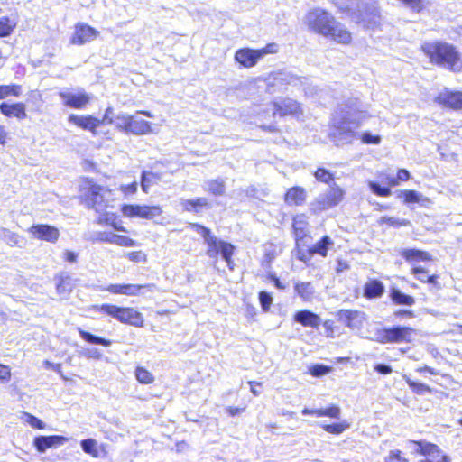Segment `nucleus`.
I'll return each mask as SVG.
<instances>
[{
    "instance_id": "obj_1",
    "label": "nucleus",
    "mask_w": 462,
    "mask_h": 462,
    "mask_svg": "<svg viewBox=\"0 0 462 462\" xmlns=\"http://www.w3.org/2000/svg\"><path fill=\"white\" fill-rule=\"evenodd\" d=\"M305 23L315 34L330 39L341 45L353 43V33L327 9L315 7L306 13Z\"/></svg>"
},
{
    "instance_id": "obj_2",
    "label": "nucleus",
    "mask_w": 462,
    "mask_h": 462,
    "mask_svg": "<svg viewBox=\"0 0 462 462\" xmlns=\"http://www.w3.org/2000/svg\"><path fill=\"white\" fill-rule=\"evenodd\" d=\"M309 222L304 214H297L291 219V231L295 240L296 258L309 265L315 254L323 258L328 256V250L334 245L329 236H323L313 245L306 247L305 239L311 238L308 230Z\"/></svg>"
},
{
    "instance_id": "obj_3",
    "label": "nucleus",
    "mask_w": 462,
    "mask_h": 462,
    "mask_svg": "<svg viewBox=\"0 0 462 462\" xmlns=\"http://www.w3.org/2000/svg\"><path fill=\"white\" fill-rule=\"evenodd\" d=\"M420 49L430 64L453 72L460 71L461 57L455 45L440 40L427 41L421 43Z\"/></svg>"
},
{
    "instance_id": "obj_4",
    "label": "nucleus",
    "mask_w": 462,
    "mask_h": 462,
    "mask_svg": "<svg viewBox=\"0 0 462 462\" xmlns=\"http://www.w3.org/2000/svg\"><path fill=\"white\" fill-rule=\"evenodd\" d=\"M81 192L87 205L97 212L104 210L108 206L111 190L107 188L87 179L81 184Z\"/></svg>"
},
{
    "instance_id": "obj_5",
    "label": "nucleus",
    "mask_w": 462,
    "mask_h": 462,
    "mask_svg": "<svg viewBox=\"0 0 462 462\" xmlns=\"http://www.w3.org/2000/svg\"><path fill=\"white\" fill-rule=\"evenodd\" d=\"M95 308L122 323L138 328L143 326V314L134 308L118 307L113 304H102Z\"/></svg>"
},
{
    "instance_id": "obj_6",
    "label": "nucleus",
    "mask_w": 462,
    "mask_h": 462,
    "mask_svg": "<svg viewBox=\"0 0 462 462\" xmlns=\"http://www.w3.org/2000/svg\"><path fill=\"white\" fill-rule=\"evenodd\" d=\"M409 443L415 447L414 454L420 457V462H451L450 457L436 443L425 439H411Z\"/></svg>"
},
{
    "instance_id": "obj_7",
    "label": "nucleus",
    "mask_w": 462,
    "mask_h": 462,
    "mask_svg": "<svg viewBox=\"0 0 462 462\" xmlns=\"http://www.w3.org/2000/svg\"><path fill=\"white\" fill-rule=\"evenodd\" d=\"M416 330L408 326H393L377 331V342L381 344L411 343Z\"/></svg>"
},
{
    "instance_id": "obj_8",
    "label": "nucleus",
    "mask_w": 462,
    "mask_h": 462,
    "mask_svg": "<svg viewBox=\"0 0 462 462\" xmlns=\"http://www.w3.org/2000/svg\"><path fill=\"white\" fill-rule=\"evenodd\" d=\"M345 198V190L338 185L333 184L323 195L316 198L311 205L310 211L314 215L327 211L338 206Z\"/></svg>"
},
{
    "instance_id": "obj_9",
    "label": "nucleus",
    "mask_w": 462,
    "mask_h": 462,
    "mask_svg": "<svg viewBox=\"0 0 462 462\" xmlns=\"http://www.w3.org/2000/svg\"><path fill=\"white\" fill-rule=\"evenodd\" d=\"M278 50L279 47L275 42H269L264 47L257 50L243 48L236 51L235 59L241 66L251 68L265 55L275 54L278 52Z\"/></svg>"
},
{
    "instance_id": "obj_10",
    "label": "nucleus",
    "mask_w": 462,
    "mask_h": 462,
    "mask_svg": "<svg viewBox=\"0 0 462 462\" xmlns=\"http://www.w3.org/2000/svg\"><path fill=\"white\" fill-rule=\"evenodd\" d=\"M383 179L387 187H382L376 182H370L369 188L374 194L379 197H388L392 194L391 187L399 186L402 182H406L411 179V173L406 169H399L395 177L388 176L384 173L379 175Z\"/></svg>"
},
{
    "instance_id": "obj_11",
    "label": "nucleus",
    "mask_w": 462,
    "mask_h": 462,
    "mask_svg": "<svg viewBox=\"0 0 462 462\" xmlns=\"http://www.w3.org/2000/svg\"><path fill=\"white\" fill-rule=\"evenodd\" d=\"M273 117H295L303 114L302 106L297 100L291 97H282L271 103Z\"/></svg>"
},
{
    "instance_id": "obj_12",
    "label": "nucleus",
    "mask_w": 462,
    "mask_h": 462,
    "mask_svg": "<svg viewBox=\"0 0 462 462\" xmlns=\"http://www.w3.org/2000/svg\"><path fill=\"white\" fill-rule=\"evenodd\" d=\"M350 124H354L356 127L360 125L359 121H353L346 118H343L332 125V132L329 136L336 145L342 144L343 141L347 139V143H350L351 139L356 137V134L351 129Z\"/></svg>"
},
{
    "instance_id": "obj_13",
    "label": "nucleus",
    "mask_w": 462,
    "mask_h": 462,
    "mask_svg": "<svg viewBox=\"0 0 462 462\" xmlns=\"http://www.w3.org/2000/svg\"><path fill=\"white\" fill-rule=\"evenodd\" d=\"M121 212L125 217H138L147 220H152L162 213L160 206H147V205H124Z\"/></svg>"
},
{
    "instance_id": "obj_14",
    "label": "nucleus",
    "mask_w": 462,
    "mask_h": 462,
    "mask_svg": "<svg viewBox=\"0 0 462 462\" xmlns=\"http://www.w3.org/2000/svg\"><path fill=\"white\" fill-rule=\"evenodd\" d=\"M439 106L454 111H462V91L446 89L435 97Z\"/></svg>"
},
{
    "instance_id": "obj_15",
    "label": "nucleus",
    "mask_w": 462,
    "mask_h": 462,
    "mask_svg": "<svg viewBox=\"0 0 462 462\" xmlns=\"http://www.w3.org/2000/svg\"><path fill=\"white\" fill-rule=\"evenodd\" d=\"M208 245L207 254L211 257H217L221 255L222 258L227 263V265L231 264V245L217 240L216 236L208 237L205 241Z\"/></svg>"
},
{
    "instance_id": "obj_16",
    "label": "nucleus",
    "mask_w": 462,
    "mask_h": 462,
    "mask_svg": "<svg viewBox=\"0 0 462 462\" xmlns=\"http://www.w3.org/2000/svg\"><path fill=\"white\" fill-rule=\"evenodd\" d=\"M28 232L33 238L50 243H56L60 237L59 229L50 225H33L28 229Z\"/></svg>"
},
{
    "instance_id": "obj_17",
    "label": "nucleus",
    "mask_w": 462,
    "mask_h": 462,
    "mask_svg": "<svg viewBox=\"0 0 462 462\" xmlns=\"http://www.w3.org/2000/svg\"><path fill=\"white\" fill-rule=\"evenodd\" d=\"M59 97L65 106L75 109L84 108L91 99L90 95L85 91H79L78 93L61 91L59 93Z\"/></svg>"
},
{
    "instance_id": "obj_18",
    "label": "nucleus",
    "mask_w": 462,
    "mask_h": 462,
    "mask_svg": "<svg viewBox=\"0 0 462 462\" xmlns=\"http://www.w3.org/2000/svg\"><path fill=\"white\" fill-rule=\"evenodd\" d=\"M98 35L99 32L95 28L86 23H78L75 26L74 34L71 38V43L83 45L86 42L95 40Z\"/></svg>"
},
{
    "instance_id": "obj_19",
    "label": "nucleus",
    "mask_w": 462,
    "mask_h": 462,
    "mask_svg": "<svg viewBox=\"0 0 462 462\" xmlns=\"http://www.w3.org/2000/svg\"><path fill=\"white\" fill-rule=\"evenodd\" d=\"M307 191L301 186H292L287 189L283 194V201L289 207H300L306 203Z\"/></svg>"
},
{
    "instance_id": "obj_20",
    "label": "nucleus",
    "mask_w": 462,
    "mask_h": 462,
    "mask_svg": "<svg viewBox=\"0 0 462 462\" xmlns=\"http://www.w3.org/2000/svg\"><path fill=\"white\" fill-rule=\"evenodd\" d=\"M336 315L349 328L360 327L365 319V313L357 310H339Z\"/></svg>"
},
{
    "instance_id": "obj_21",
    "label": "nucleus",
    "mask_w": 462,
    "mask_h": 462,
    "mask_svg": "<svg viewBox=\"0 0 462 462\" xmlns=\"http://www.w3.org/2000/svg\"><path fill=\"white\" fill-rule=\"evenodd\" d=\"M68 440V438L58 435L40 436L34 439L33 444L39 452L43 453L47 448L61 446Z\"/></svg>"
},
{
    "instance_id": "obj_22",
    "label": "nucleus",
    "mask_w": 462,
    "mask_h": 462,
    "mask_svg": "<svg viewBox=\"0 0 462 462\" xmlns=\"http://www.w3.org/2000/svg\"><path fill=\"white\" fill-rule=\"evenodd\" d=\"M293 320L303 327H309L317 329L321 324L320 317L308 310H301L293 315Z\"/></svg>"
},
{
    "instance_id": "obj_23",
    "label": "nucleus",
    "mask_w": 462,
    "mask_h": 462,
    "mask_svg": "<svg viewBox=\"0 0 462 462\" xmlns=\"http://www.w3.org/2000/svg\"><path fill=\"white\" fill-rule=\"evenodd\" d=\"M180 205L182 209L188 212L199 213L203 209L211 208V204L207 198L199 197L194 199H180Z\"/></svg>"
},
{
    "instance_id": "obj_24",
    "label": "nucleus",
    "mask_w": 462,
    "mask_h": 462,
    "mask_svg": "<svg viewBox=\"0 0 462 462\" xmlns=\"http://www.w3.org/2000/svg\"><path fill=\"white\" fill-rule=\"evenodd\" d=\"M80 446L82 450L92 457H105L107 455L106 446L105 444L98 445L95 439H83L80 442Z\"/></svg>"
},
{
    "instance_id": "obj_25",
    "label": "nucleus",
    "mask_w": 462,
    "mask_h": 462,
    "mask_svg": "<svg viewBox=\"0 0 462 462\" xmlns=\"http://www.w3.org/2000/svg\"><path fill=\"white\" fill-rule=\"evenodd\" d=\"M400 255L409 263L418 262H430L432 255L427 252L417 248H405L400 252Z\"/></svg>"
},
{
    "instance_id": "obj_26",
    "label": "nucleus",
    "mask_w": 462,
    "mask_h": 462,
    "mask_svg": "<svg viewBox=\"0 0 462 462\" xmlns=\"http://www.w3.org/2000/svg\"><path fill=\"white\" fill-rule=\"evenodd\" d=\"M0 237L10 247L24 248L27 245L25 237L5 227L0 228Z\"/></svg>"
},
{
    "instance_id": "obj_27",
    "label": "nucleus",
    "mask_w": 462,
    "mask_h": 462,
    "mask_svg": "<svg viewBox=\"0 0 462 462\" xmlns=\"http://www.w3.org/2000/svg\"><path fill=\"white\" fill-rule=\"evenodd\" d=\"M383 293L384 285L377 279H370L363 286V296L367 300L380 298Z\"/></svg>"
},
{
    "instance_id": "obj_28",
    "label": "nucleus",
    "mask_w": 462,
    "mask_h": 462,
    "mask_svg": "<svg viewBox=\"0 0 462 462\" xmlns=\"http://www.w3.org/2000/svg\"><path fill=\"white\" fill-rule=\"evenodd\" d=\"M128 133L134 135H145L152 132V124L136 116H131Z\"/></svg>"
},
{
    "instance_id": "obj_29",
    "label": "nucleus",
    "mask_w": 462,
    "mask_h": 462,
    "mask_svg": "<svg viewBox=\"0 0 462 462\" xmlns=\"http://www.w3.org/2000/svg\"><path fill=\"white\" fill-rule=\"evenodd\" d=\"M411 273L416 277L418 281L422 283L432 285L436 289H440V283L439 282V274H427V270L422 266H413Z\"/></svg>"
},
{
    "instance_id": "obj_30",
    "label": "nucleus",
    "mask_w": 462,
    "mask_h": 462,
    "mask_svg": "<svg viewBox=\"0 0 462 462\" xmlns=\"http://www.w3.org/2000/svg\"><path fill=\"white\" fill-rule=\"evenodd\" d=\"M0 111L3 115L8 117H16L18 119H24L27 115L25 112V105L23 103L6 104L2 103L0 105Z\"/></svg>"
},
{
    "instance_id": "obj_31",
    "label": "nucleus",
    "mask_w": 462,
    "mask_h": 462,
    "mask_svg": "<svg viewBox=\"0 0 462 462\" xmlns=\"http://www.w3.org/2000/svg\"><path fill=\"white\" fill-rule=\"evenodd\" d=\"M69 122L78 125L79 127H81L82 129L89 130L92 132H94L95 129L100 125V120L91 116H79L71 115L69 117Z\"/></svg>"
},
{
    "instance_id": "obj_32",
    "label": "nucleus",
    "mask_w": 462,
    "mask_h": 462,
    "mask_svg": "<svg viewBox=\"0 0 462 462\" xmlns=\"http://www.w3.org/2000/svg\"><path fill=\"white\" fill-rule=\"evenodd\" d=\"M397 197L402 199L404 204L411 203H422L428 204L430 202V199L427 197H423L419 192L413 189H403L400 190L397 194Z\"/></svg>"
},
{
    "instance_id": "obj_33",
    "label": "nucleus",
    "mask_w": 462,
    "mask_h": 462,
    "mask_svg": "<svg viewBox=\"0 0 462 462\" xmlns=\"http://www.w3.org/2000/svg\"><path fill=\"white\" fill-rule=\"evenodd\" d=\"M296 294L303 301H310L313 299L315 290L310 282H297L294 283Z\"/></svg>"
},
{
    "instance_id": "obj_34",
    "label": "nucleus",
    "mask_w": 462,
    "mask_h": 462,
    "mask_svg": "<svg viewBox=\"0 0 462 462\" xmlns=\"http://www.w3.org/2000/svg\"><path fill=\"white\" fill-rule=\"evenodd\" d=\"M162 180L160 173L143 171L141 177V188L144 193H148L151 187L157 185Z\"/></svg>"
},
{
    "instance_id": "obj_35",
    "label": "nucleus",
    "mask_w": 462,
    "mask_h": 462,
    "mask_svg": "<svg viewBox=\"0 0 462 462\" xmlns=\"http://www.w3.org/2000/svg\"><path fill=\"white\" fill-rule=\"evenodd\" d=\"M390 299L395 305L411 306L415 303L412 296L405 294L395 288L390 290Z\"/></svg>"
},
{
    "instance_id": "obj_36",
    "label": "nucleus",
    "mask_w": 462,
    "mask_h": 462,
    "mask_svg": "<svg viewBox=\"0 0 462 462\" xmlns=\"http://www.w3.org/2000/svg\"><path fill=\"white\" fill-rule=\"evenodd\" d=\"M155 288L154 284H133L128 283L125 284V289L123 291V295L126 296H139L143 294V290H146L147 291H152Z\"/></svg>"
},
{
    "instance_id": "obj_37",
    "label": "nucleus",
    "mask_w": 462,
    "mask_h": 462,
    "mask_svg": "<svg viewBox=\"0 0 462 462\" xmlns=\"http://www.w3.org/2000/svg\"><path fill=\"white\" fill-rule=\"evenodd\" d=\"M57 279L58 282L56 285V290L58 294L64 297L68 296L72 291V289L74 287L72 278L69 275L66 274L60 275Z\"/></svg>"
},
{
    "instance_id": "obj_38",
    "label": "nucleus",
    "mask_w": 462,
    "mask_h": 462,
    "mask_svg": "<svg viewBox=\"0 0 462 462\" xmlns=\"http://www.w3.org/2000/svg\"><path fill=\"white\" fill-rule=\"evenodd\" d=\"M315 180L323 184L331 186V183L335 184L336 176L335 173L328 171L325 167H318L313 172Z\"/></svg>"
},
{
    "instance_id": "obj_39",
    "label": "nucleus",
    "mask_w": 462,
    "mask_h": 462,
    "mask_svg": "<svg viewBox=\"0 0 462 462\" xmlns=\"http://www.w3.org/2000/svg\"><path fill=\"white\" fill-rule=\"evenodd\" d=\"M405 383L415 394L432 393L433 389L424 383L417 382L408 376H404Z\"/></svg>"
},
{
    "instance_id": "obj_40",
    "label": "nucleus",
    "mask_w": 462,
    "mask_h": 462,
    "mask_svg": "<svg viewBox=\"0 0 462 462\" xmlns=\"http://www.w3.org/2000/svg\"><path fill=\"white\" fill-rule=\"evenodd\" d=\"M203 189L216 196L222 195L225 191V185L222 180H213L204 183Z\"/></svg>"
},
{
    "instance_id": "obj_41",
    "label": "nucleus",
    "mask_w": 462,
    "mask_h": 462,
    "mask_svg": "<svg viewBox=\"0 0 462 462\" xmlns=\"http://www.w3.org/2000/svg\"><path fill=\"white\" fill-rule=\"evenodd\" d=\"M79 336L81 337V338H83L84 340H86L87 342L91 343V344H98V345H102L105 346H109L112 344L111 340L97 337L95 335H92L89 332H87V331L81 329V328H79Z\"/></svg>"
},
{
    "instance_id": "obj_42",
    "label": "nucleus",
    "mask_w": 462,
    "mask_h": 462,
    "mask_svg": "<svg viewBox=\"0 0 462 462\" xmlns=\"http://www.w3.org/2000/svg\"><path fill=\"white\" fill-rule=\"evenodd\" d=\"M131 120V116H128L125 113H119L115 117V125L116 128L119 131H122L125 134L128 133L129 124Z\"/></svg>"
},
{
    "instance_id": "obj_43",
    "label": "nucleus",
    "mask_w": 462,
    "mask_h": 462,
    "mask_svg": "<svg viewBox=\"0 0 462 462\" xmlns=\"http://www.w3.org/2000/svg\"><path fill=\"white\" fill-rule=\"evenodd\" d=\"M115 233L106 231H96L90 234L89 240L93 243L106 242L113 244Z\"/></svg>"
},
{
    "instance_id": "obj_44",
    "label": "nucleus",
    "mask_w": 462,
    "mask_h": 462,
    "mask_svg": "<svg viewBox=\"0 0 462 462\" xmlns=\"http://www.w3.org/2000/svg\"><path fill=\"white\" fill-rule=\"evenodd\" d=\"M135 378L140 383L143 384H150L154 382L152 374L142 366L135 369Z\"/></svg>"
},
{
    "instance_id": "obj_45",
    "label": "nucleus",
    "mask_w": 462,
    "mask_h": 462,
    "mask_svg": "<svg viewBox=\"0 0 462 462\" xmlns=\"http://www.w3.org/2000/svg\"><path fill=\"white\" fill-rule=\"evenodd\" d=\"M21 94V87L19 85H0V99L9 96L19 97Z\"/></svg>"
},
{
    "instance_id": "obj_46",
    "label": "nucleus",
    "mask_w": 462,
    "mask_h": 462,
    "mask_svg": "<svg viewBox=\"0 0 462 462\" xmlns=\"http://www.w3.org/2000/svg\"><path fill=\"white\" fill-rule=\"evenodd\" d=\"M16 23L8 17L0 18V37L9 35L14 29Z\"/></svg>"
},
{
    "instance_id": "obj_47",
    "label": "nucleus",
    "mask_w": 462,
    "mask_h": 462,
    "mask_svg": "<svg viewBox=\"0 0 462 462\" xmlns=\"http://www.w3.org/2000/svg\"><path fill=\"white\" fill-rule=\"evenodd\" d=\"M348 427H349V424L347 422L324 424L322 426V428H323V430L325 431H327L328 433L333 434V435H339V434H341Z\"/></svg>"
},
{
    "instance_id": "obj_48",
    "label": "nucleus",
    "mask_w": 462,
    "mask_h": 462,
    "mask_svg": "<svg viewBox=\"0 0 462 462\" xmlns=\"http://www.w3.org/2000/svg\"><path fill=\"white\" fill-rule=\"evenodd\" d=\"M332 371V367L323 364H314L309 368V373L314 377L323 376Z\"/></svg>"
},
{
    "instance_id": "obj_49",
    "label": "nucleus",
    "mask_w": 462,
    "mask_h": 462,
    "mask_svg": "<svg viewBox=\"0 0 462 462\" xmlns=\"http://www.w3.org/2000/svg\"><path fill=\"white\" fill-rule=\"evenodd\" d=\"M384 462H410V458L400 449H393L384 458Z\"/></svg>"
},
{
    "instance_id": "obj_50",
    "label": "nucleus",
    "mask_w": 462,
    "mask_h": 462,
    "mask_svg": "<svg viewBox=\"0 0 462 462\" xmlns=\"http://www.w3.org/2000/svg\"><path fill=\"white\" fill-rule=\"evenodd\" d=\"M258 299L261 305V309L263 312H268L273 303V297L265 291H261L258 293Z\"/></svg>"
},
{
    "instance_id": "obj_51",
    "label": "nucleus",
    "mask_w": 462,
    "mask_h": 462,
    "mask_svg": "<svg viewBox=\"0 0 462 462\" xmlns=\"http://www.w3.org/2000/svg\"><path fill=\"white\" fill-rule=\"evenodd\" d=\"M359 138L361 143L365 144H379L382 140L379 134H373L367 131L362 133Z\"/></svg>"
},
{
    "instance_id": "obj_52",
    "label": "nucleus",
    "mask_w": 462,
    "mask_h": 462,
    "mask_svg": "<svg viewBox=\"0 0 462 462\" xmlns=\"http://www.w3.org/2000/svg\"><path fill=\"white\" fill-rule=\"evenodd\" d=\"M379 223L381 225H386V226H393V227H400L402 226H405L407 224V221L406 220H400L396 217H383Z\"/></svg>"
},
{
    "instance_id": "obj_53",
    "label": "nucleus",
    "mask_w": 462,
    "mask_h": 462,
    "mask_svg": "<svg viewBox=\"0 0 462 462\" xmlns=\"http://www.w3.org/2000/svg\"><path fill=\"white\" fill-rule=\"evenodd\" d=\"M280 254L275 245H272L270 249H266L263 254V264L269 266L276 256Z\"/></svg>"
},
{
    "instance_id": "obj_54",
    "label": "nucleus",
    "mask_w": 462,
    "mask_h": 462,
    "mask_svg": "<svg viewBox=\"0 0 462 462\" xmlns=\"http://www.w3.org/2000/svg\"><path fill=\"white\" fill-rule=\"evenodd\" d=\"M114 241L113 244L120 246H134L135 245L134 240L132 238L126 236H121L115 234V236L113 237Z\"/></svg>"
},
{
    "instance_id": "obj_55",
    "label": "nucleus",
    "mask_w": 462,
    "mask_h": 462,
    "mask_svg": "<svg viewBox=\"0 0 462 462\" xmlns=\"http://www.w3.org/2000/svg\"><path fill=\"white\" fill-rule=\"evenodd\" d=\"M322 326L328 337H334L336 336L337 326L334 320L326 319L322 322Z\"/></svg>"
},
{
    "instance_id": "obj_56",
    "label": "nucleus",
    "mask_w": 462,
    "mask_h": 462,
    "mask_svg": "<svg viewBox=\"0 0 462 462\" xmlns=\"http://www.w3.org/2000/svg\"><path fill=\"white\" fill-rule=\"evenodd\" d=\"M126 257L134 263H145L147 260L146 254L142 251L130 252Z\"/></svg>"
},
{
    "instance_id": "obj_57",
    "label": "nucleus",
    "mask_w": 462,
    "mask_h": 462,
    "mask_svg": "<svg viewBox=\"0 0 462 462\" xmlns=\"http://www.w3.org/2000/svg\"><path fill=\"white\" fill-rule=\"evenodd\" d=\"M190 226L192 229H194L198 234H199L200 236H203L204 238V241H207L208 240V237H211L213 236L211 234H210V230L205 226H202L199 224H190Z\"/></svg>"
},
{
    "instance_id": "obj_58",
    "label": "nucleus",
    "mask_w": 462,
    "mask_h": 462,
    "mask_svg": "<svg viewBox=\"0 0 462 462\" xmlns=\"http://www.w3.org/2000/svg\"><path fill=\"white\" fill-rule=\"evenodd\" d=\"M350 269V263L348 261L337 258L336 260V266H335V272L337 273H341L343 272L348 271Z\"/></svg>"
},
{
    "instance_id": "obj_59",
    "label": "nucleus",
    "mask_w": 462,
    "mask_h": 462,
    "mask_svg": "<svg viewBox=\"0 0 462 462\" xmlns=\"http://www.w3.org/2000/svg\"><path fill=\"white\" fill-rule=\"evenodd\" d=\"M326 417L332 419H338L340 417V408L337 405L332 404L328 408H325Z\"/></svg>"
},
{
    "instance_id": "obj_60",
    "label": "nucleus",
    "mask_w": 462,
    "mask_h": 462,
    "mask_svg": "<svg viewBox=\"0 0 462 462\" xmlns=\"http://www.w3.org/2000/svg\"><path fill=\"white\" fill-rule=\"evenodd\" d=\"M25 415L27 417V422L32 428H34V429H44L45 428V423L43 421H42L41 420H39L38 418H36L35 416L28 414V413H26Z\"/></svg>"
},
{
    "instance_id": "obj_61",
    "label": "nucleus",
    "mask_w": 462,
    "mask_h": 462,
    "mask_svg": "<svg viewBox=\"0 0 462 462\" xmlns=\"http://www.w3.org/2000/svg\"><path fill=\"white\" fill-rule=\"evenodd\" d=\"M137 186V182L134 181L128 185H121L119 189L124 193L125 196H128L136 193Z\"/></svg>"
},
{
    "instance_id": "obj_62",
    "label": "nucleus",
    "mask_w": 462,
    "mask_h": 462,
    "mask_svg": "<svg viewBox=\"0 0 462 462\" xmlns=\"http://www.w3.org/2000/svg\"><path fill=\"white\" fill-rule=\"evenodd\" d=\"M115 117H116V115L114 114V109L112 107H108V108H106L102 120H100V125H103V124L112 125L115 122Z\"/></svg>"
},
{
    "instance_id": "obj_63",
    "label": "nucleus",
    "mask_w": 462,
    "mask_h": 462,
    "mask_svg": "<svg viewBox=\"0 0 462 462\" xmlns=\"http://www.w3.org/2000/svg\"><path fill=\"white\" fill-rule=\"evenodd\" d=\"M11 378V371L7 365L0 364V381L8 382Z\"/></svg>"
},
{
    "instance_id": "obj_64",
    "label": "nucleus",
    "mask_w": 462,
    "mask_h": 462,
    "mask_svg": "<svg viewBox=\"0 0 462 462\" xmlns=\"http://www.w3.org/2000/svg\"><path fill=\"white\" fill-rule=\"evenodd\" d=\"M125 289V284H110L106 288H105L106 291L113 293V294H122Z\"/></svg>"
}]
</instances>
